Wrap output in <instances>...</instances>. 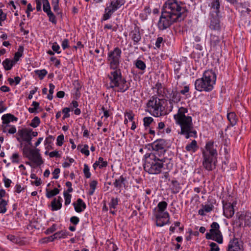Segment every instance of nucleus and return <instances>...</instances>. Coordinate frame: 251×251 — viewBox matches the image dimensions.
I'll list each match as a JSON object with an SVG mask.
<instances>
[{"mask_svg": "<svg viewBox=\"0 0 251 251\" xmlns=\"http://www.w3.org/2000/svg\"><path fill=\"white\" fill-rule=\"evenodd\" d=\"M151 146L154 151L153 153H158L160 156H164L165 153L169 147L167 141L163 139H157L151 144Z\"/></svg>", "mask_w": 251, "mask_h": 251, "instance_id": "obj_9", "label": "nucleus"}, {"mask_svg": "<svg viewBox=\"0 0 251 251\" xmlns=\"http://www.w3.org/2000/svg\"><path fill=\"white\" fill-rule=\"evenodd\" d=\"M115 11L116 10L112 7H109V6L106 7L104 10L105 13L103 15L102 20L106 21L109 19Z\"/></svg>", "mask_w": 251, "mask_h": 251, "instance_id": "obj_25", "label": "nucleus"}, {"mask_svg": "<svg viewBox=\"0 0 251 251\" xmlns=\"http://www.w3.org/2000/svg\"><path fill=\"white\" fill-rule=\"evenodd\" d=\"M67 235V233L64 231L61 230L54 234V236L57 238H64Z\"/></svg>", "mask_w": 251, "mask_h": 251, "instance_id": "obj_54", "label": "nucleus"}, {"mask_svg": "<svg viewBox=\"0 0 251 251\" xmlns=\"http://www.w3.org/2000/svg\"><path fill=\"white\" fill-rule=\"evenodd\" d=\"M2 64L4 70L8 71L12 69V67L15 65V62L14 60L6 58L2 62Z\"/></svg>", "mask_w": 251, "mask_h": 251, "instance_id": "obj_26", "label": "nucleus"}, {"mask_svg": "<svg viewBox=\"0 0 251 251\" xmlns=\"http://www.w3.org/2000/svg\"><path fill=\"white\" fill-rule=\"evenodd\" d=\"M122 50L119 47H116L107 54V62L110 68L112 70L119 69L121 59Z\"/></svg>", "mask_w": 251, "mask_h": 251, "instance_id": "obj_8", "label": "nucleus"}, {"mask_svg": "<svg viewBox=\"0 0 251 251\" xmlns=\"http://www.w3.org/2000/svg\"><path fill=\"white\" fill-rule=\"evenodd\" d=\"M70 110V108L68 107H65L62 109V113L64 114L62 117L63 120H64L67 118H69L70 116L69 113Z\"/></svg>", "mask_w": 251, "mask_h": 251, "instance_id": "obj_52", "label": "nucleus"}, {"mask_svg": "<svg viewBox=\"0 0 251 251\" xmlns=\"http://www.w3.org/2000/svg\"><path fill=\"white\" fill-rule=\"evenodd\" d=\"M153 119L151 117H146L143 119L144 126L147 128L150 126V125L153 122Z\"/></svg>", "mask_w": 251, "mask_h": 251, "instance_id": "obj_43", "label": "nucleus"}, {"mask_svg": "<svg viewBox=\"0 0 251 251\" xmlns=\"http://www.w3.org/2000/svg\"><path fill=\"white\" fill-rule=\"evenodd\" d=\"M135 66L138 69L144 71L146 68V64L141 60L137 59L135 63Z\"/></svg>", "mask_w": 251, "mask_h": 251, "instance_id": "obj_38", "label": "nucleus"}, {"mask_svg": "<svg viewBox=\"0 0 251 251\" xmlns=\"http://www.w3.org/2000/svg\"><path fill=\"white\" fill-rule=\"evenodd\" d=\"M119 199L116 198H112L111 200V201L109 204L110 208H114L115 209L117 205L118 204Z\"/></svg>", "mask_w": 251, "mask_h": 251, "instance_id": "obj_45", "label": "nucleus"}, {"mask_svg": "<svg viewBox=\"0 0 251 251\" xmlns=\"http://www.w3.org/2000/svg\"><path fill=\"white\" fill-rule=\"evenodd\" d=\"M210 45L214 48L220 45V40L218 36L214 34H211L210 39Z\"/></svg>", "mask_w": 251, "mask_h": 251, "instance_id": "obj_27", "label": "nucleus"}, {"mask_svg": "<svg viewBox=\"0 0 251 251\" xmlns=\"http://www.w3.org/2000/svg\"><path fill=\"white\" fill-rule=\"evenodd\" d=\"M22 150L24 157L27 158L36 166H40L44 163L39 149H32L28 145H25Z\"/></svg>", "mask_w": 251, "mask_h": 251, "instance_id": "obj_7", "label": "nucleus"}, {"mask_svg": "<svg viewBox=\"0 0 251 251\" xmlns=\"http://www.w3.org/2000/svg\"><path fill=\"white\" fill-rule=\"evenodd\" d=\"M129 36L133 42V45H137L141 40V34L140 27L135 25L134 29L129 33Z\"/></svg>", "mask_w": 251, "mask_h": 251, "instance_id": "obj_18", "label": "nucleus"}, {"mask_svg": "<svg viewBox=\"0 0 251 251\" xmlns=\"http://www.w3.org/2000/svg\"><path fill=\"white\" fill-rule=\"evenodd\" d=\"M168 203L165 201H162L159 202L157 204L158 213H164V211L166 209Z\"/></svg>", "mask_w": 251, "mask_h": 251, "instance_id": "obj_37", "label": "nucleus"}, {"mask_svg": "<svg viewBox=\"0 0 251 251\" xmlns=\"http://www.w3.org/2000/svg\"><path fill=\"white\" fill-rule=\"evenodd\" d=\"M3 176L4 177L3 181L4 183V186L6 188H9L10 186L12 181L10 179L6 178L4 175Z\"/></svg>", "mask_w": 251, "mask_h": 251, "instance_id": "obj_63", "label": "nucleus"}, {"mask_svg": "<svg viewBox=\"0 0 251 251\" xmlns=\"http://www.w3.org/2000/svg\"><path fill=\"white\" fill-rule=\"evenodd\" d=\"M47 14L49 17V21L51 22L53 24H56L57 20L56 19V17L54 14L51 11L48 12Z\"/></svg>", "mask_w": 251, "mask_h": 251, "instance_id": "obj_47", "label": "nucleus"}, {"mask_svg": "<svg viewBox=\"0 0 251 251\" xmlns=\"http://www.w3.org/2000/svg\"><path fill=\"white\" fill-rule=\"evenodd\" d=\"M83 173L85 176L87 178H89L91 177V174L90 172V169L89 166L86 164L84 165Z\"/></svg>", "mask_w": 251, "mask_h": 251, "instance_id": "obj_49", "label": "nucleus"}, {"mask_svg": "<svg viewBox=\"0 0 251 251\" xmlns=\"http://www.w3.org/2000/svg\"><path fill=\"white\" fill-rule=\"evenodd\" d=\"M75 211L77 213H80L86 208V205L83 200L80 198L78 199L76 202L73 203Z\"/></svg>", "mask_w": 251, "mask_h": 251, "instance_id": "obj_21", "label": "nucleus"}, {"mask_svg": "<svg viewBox=\"0 0 251 251\" xmlns=\"http://www.w3.org/2000/svg\"><path fill=\"white\" fill-rule=\"evenodd\" d=\"M49 155L50 157L51 158H53V157L60 158V157H61V155L59 153V152L57 151L50 152L49 153Z\"/></svg>", "mask_w": 251, "mask_h": 251, "instance_id": "obj_62", "label": "nucleus"}, {"mask_svg": "<svg viewBox=\"0 0 251 251\" xmlns=\"http://www.w3.org/2000/svg\"><path fill=\"white\" fill-rule=\"evenodd\" d=\"M211 228L210 229V232H207L205 234V237L207 239H212V234L215 232H220L219 225L217 222H213L211 225Z\"/></svg>", "mask_w": 251, "mask_h": 251, "instance_id": "obj_22", "label": "nucleus"}, {"mask_svg": "<svg viewBox=\"0 0 251 251\" xmlns=\"http://www.w3.org/2000/svg\"><path fill=\"white\" fill-rule=\"evenodd\" d=\"M188 12L184 3L177 0H167L162 8L161 15L157 24L158 28L163 30L174 23L184 20Z\"/></svg>", "mask_w": 251, "mask_h": 251, "instance_id": "obj_1", "label": "nucleus"}, {"mask_svg": "<svg viewBox=\"0 0 251 251\" xmlns=\"http://www.w3.org/2000/svg\"><path fill=\"white\" fill-rule=\"evenodd\" d=\"M99 163L100 164V165L99 166V168L101 169L103 168L106 167L108 163L106 161H104L103 158L101 157H100L99 158Z\"/></svg>", "mask_w": 251, "mask_h": 251, "instance_id": "obj_56", "label": "nucleus"}, {"mask_svg": "<svg viewBox=\"0 0 251 251\" xmlns=\"http://www.w3.org/2000/svg\"><path fill=\"white\" fill-rule=\"evenodd\" d=\"M219 244L223 243V236L221 231L212 234V239Z\"/></svg>", "mask_w": 251, "mask_h": 251, "instance_id": "obj_33", "label": "nucleus"}, {"mask_svg": "<svg viewBox=\"0 0 251 251\" xmlns=\"http://www.w3.org/2000/svg\"><path fill=\"white\" fill-rule=\"evenodd\" d=\"M35 73L38 75L39 79L42 80L47 75L48 72L45 69H43L41 70H35Z\"/></svg>", "mask_w": 251, "mask_h": 251, "instance_id": "obj_40", "label": "nucleus"}, {"mask_svg": "<svg viewBox=\"0 0 251 251\" xmlns=\"http://www.w3.org/2000/svg\"><path fill=\"white\" fill-rule=\"evenodd\" d=\"M7 205V201L4 200L0 201V213H4L6 211V206Z\"/></svg>", "mask_w": 251, "mask_h": 251, "instance_id": "obj_41", "label": "nucleus"}, {"mask_svg": "<svg viewBox=\"0 0 251 251\" xmlns=\"http://www.w3.org/2000/svg\"><path fill=\"white\" fill-rule=\"evenodd\" d=\"M24 48L23 46H19L18 50V51L15 53L14 57V61H15V63L16 62H17L18 61H19L20 57H21L22 56L23 52H24Z\"/></svg>", "mask_w": 251, "mask_h": 251, "instance_id": "obj_36", "label": "nucleus"}, {"mask_svg": "<svg viewBox=\"0 0 251 251\" xmlns=\"http://www.w3.org/2000/svg\"><path fill=\"white\" fill-rule=\"evenodd\" d=\"M167 101L164 99H158L156 96L151 97L147 103V106L150 109L152 115L159 117L165 114V107Z\"/></svg>", "mask_w": 251, "mask_h": 251, "instance_id": "obj_6", "label": "nucleus"}, {"mask_svg": "<svg viewBox=\"0 0 251 251\" xmlns=\"http://www.w3.org/2000/svg\"><path fill=\"white\" fill-rule=\"evenodd\" d=\"M126 180V178L124 177L123 176H121L119 179H115L113 185L115 187L121 188L122 185H125V182Z\"/></svg>", "mask_w": 251, "mask_h": 251, "instance_id": "obj_29", "label": "nucleus"}, {"mask_svg": "<svg viewBox=\"0 0 251 251\" xmlns=\"http://www.w3.org/2000/svg\"><path fill=\"white\" fill-rule=\"evenodd\" d=\"M88 145L85 144L83 146V148L81 149L80 151L82 153L84 154L86 156H88L90 154V152L88 150Z\"/></svg>", "mask_w": 251, "mask_h": 251, "instance_id": "obj_57", "label": "nucleus"}, {"mask_svg": "<svg viewBox=\"0 0 251 251\" xmlns=\"http://www.w3.org/2000/svg\"><path fill=\"white\" fill-rule=\"evenodd\" d=\"M165 97L169 100V103H178L181 100V96L176 90H167Z\"/></svg>", "mask_w": 251, "mask_h": 251, "instance_id": "obj_17", "label": "nucleus"}, {"mask_svg": "<svg viewBox=\"0 0 251 251\" xmlns=\"http://www.w3.org/2000/svg\"><path fill=\"white\" fill-rule=\"evenodd\" d=\"M43 11L46 13H48V12L51 11L50 10V3L43 4Z\"/></svg>", "mask_w": 251, "mask_h": 251, "instance_id": "obj_64", "label": "nucleus"}, {"mask_svg": "<svg viewBox=\"0 0 251 251\" xmlns=\"http://www.w3.org/2000/svg\"><path fill=\"white\" fill-rule=\"evenodd\" d=\"M209 28L214 30H220L221 29L220 21L219 15H210Z\"/></svg>", "mask_w": 251, "mask_h": 251, "instance_id": "obj_19", "label": "nucleus"}, {"mask_svg": "<svg viewBox=\"0 0 251 251\" xmlns=\"http://www.w3.org/2000/svg\"><path fill=\"white\" fill-rule=\"evenodd\" d=\"M98 182L97 180H94L90 183V191H89V195L91 196L93 195L95 189H96Z\"/></svg>", "mask_w": 251, "mask_h": 251, "instance_id": "obj_39", "label": "nucleus"}, {"mask_svg": "<svg viewBox=\"0 0 251 251\" xmlns=\"http://www.w3.org/2000/svg\"><path fill=\"white\" fill-rule=\"evenodd\" d=\"M156 225L162 226L169 223L170 216L167 212L157 213L155 215Z\"/></svg>", "mask_w": 251, "mask_h": 251, "instance_id": "obj_16", "label": "nucleus"}, {"mask_svg": "<svg viewBox=\"0 0 251 251\" xmlns=\"http://www.w3.org/2000/svg\"><path fill=\"white\" fill-rule=\"evenodd\" d=\"M202 165L205 170L208 171H211L216 168L217 157L202 155Z\"/></svg>", "mask_w": 251, "mask_h": 251, "instance_id": "obj_11", "label": "nucleus"}, {"mask_svg": "<svg viewBox=\"0 0 251 251\" xmlns=\"http://www.w3.org/2000/svg\"><path fill=\"white\" fill-rule=\"evenodd\" d=\"M63 194L65 198V205H67L71 202L72 196L68 192H64Z\"/></svg>", "mask_w": 251, "mask_h": 251, "instance_id": "obj_50", "label": "nucleus"}, {"mask_svg": "<svg viewBox=\"0 0 251 251\" xmlns=\"http://www.w3.org/2000/svg\"><path fill=\"white\" fill-rule=\"evenodd\" d=\"M50 206L51 207V210L57 211L59 210L62 207L61 202H59V201H56V198H55L53 199L52 201L50 203Z\"/></svg>", "mask_w": 251, "mask_h": 251, "instance_id": "obj_31", "label": "nucleus"}, {"mask_svg": "<svg viewBox=\"0 0 251 251\" xmlns=\"http://www.w3.org/2000/svg\"><path fill=\"white\" fill-rule=\"evenodd\" d=\"M165 125L164 122H160L158 123L157 129L158 131L157 132V134L159 135L161 134L164 133V128H165Z\"/></svg>", "mask_w": 251, "mask_h": 251, "instance_id": "obj_48", "label": "nucleus"}, {"mask_svg": "<svg viewBox=\"0 0 251 251\" xmlns=\"http://www.w3.org/2000/svg\"><path fill=\"white\" fill-rule=\"evenodd\" d=\"M198 148L197 142L194 140L186 146L185 149L187 151L195 152Z\"/></svg>", "mask_w": 251, "mask_h": 251, "instance_id": "obj_30", "label": "nucleus"}, {"mask_svg": "<svg viewBox=\"0 0 251 251\" xmlns=\"http://www.w3.org/2000/svg\"><path fill=\"white\" fill-rule=\"evenodd\" d=\"M56 225L55 224H53L51 226H50L46 230L45 233L46 234H49L53 233L54 231L56 230Z\"/></svg>", "mask_w": 251, "mask_h": 251, "instance_id": "obj_61", "label": "nucleus"}, {"mask_svg": "<svg viewBox=\"0 0 251 251\" xmlns=\"http://www.w3.org/2000/svg\"><path fill=\"white\" fill-rule=\"evenodd\" d=\"M125 0H115V1H112L109 5V7H112L116 11L122 5L125 4Z\"/></svg>", "mask_w": 251, "mask_h": 251, "instance_id": "obj_28", "label": "nucleus"}, {"mask_svg": "<svg viewBox=\"0 0 251 251\" xmlns=\"http://www.w3.org/2000/svg\"><path fill=\"white\" fill-rule=\"evenodd\" d=\"M64 140V136L63 134L59 135L57 138V145L61 146Z\"/></svg>", "mask_w": 251, "mask_h": 251, "instance_id": "obj_59", "label": "nucleus"}, {"mask_svg": "<svg viewBox=\"0 0 251 251\" xmlns=\"http://www.w3.org/2000/svg\"><path fill=\"white\" fill-rule=\"evenodd\" d=\"M51 48L53 51L56 52L57 53H60L61 52V51H59L60 46L56 42L53 43Z\"/></svg>", "mask_w": 251, "mask_h": 251, "instance_id": "obj_60", "label": "nucleus"}, {"mask_svg": "<svg viewBox=\"0 0 251 251\" xmlns=\"http://www.w3.org/2000/svg\"><path fill=\"white\" fill-rule=\"evenodd\" d=\"M216 147L217 146L214 145L213 141H210L206 142L205 149L202 151V154L217 157L218 153Z\"/></svg>", "mask_w": 251, "mask_h": 251, "instance_id": "obj_15", "label": "nucleus"}, {"mask_svg": "<svg viewBox=\"0 0 251 251\" xmlns=\"http://www.w3.org/2000/svg\"><path fill=\"white\" fill-rule=\"evenodd\" d=\"M226 251H244L243 242L238 238H233L229 241Z\"/></svg>", "mask_w": 251, "mask_h": 251, "instance_id": "obj_14", "label": "nucleus"}, {"mask_svg": "<svg viewBox=\"0 0 251 251\" xmlns=\"http://www.w3.org/2000/svg\"><path fill=\"white\" fill-rule=\"evenodd\" d=\"M125 116L127 117L129 121L132 122L134 119V115L133 113V111L130 110L128 111H126L125 112Z\"/></svg>", "mask_w": 251, "mask_h": 251, "instance_id": "obj_51", "label": "nucleus"}, {"mask_svg": "<svg viewBox=\"0 0 251 251\" xmlns=\"http://www.w3.org/2000/svg\"><path fill=\"white\" fill-rule=\"evenodd\" d=\"M216 80V75L211 70L205 71L201 78L197 79L195 82V89L199 91H211Z\"/></svg>", "mask_w": 251, "mask_h": 251, "instance_id": "obj_4", "label": "nucleus"}, {"mask_svg": "<svg viewBox=\"0 0 251 251\" xmlns=\"http://www.w3.org/2000/svg\"><path fill=\"white\" fill-rule=\"evenodd\" d=\"M114 70L108 75L110 82L109 85L107 86V88L113 89L117 87V92L124 93L129 89L130 83L122 77L120 69H117Z\"/></svg>", "mask_w": 251, "mask_h": 251, "instance_id": "obj_5", "label": "nucleus"}, {"mask_svg": "<svg viewBox=\"0 0 251 251\" xmlns=\"http://www.w3.org/2000/svg\"><path fill=\"white\" fill-rule=\"evenodd\" d=\"M51 5L55 12H57L59 10V0H51Z\"/></svg>", "mask_w": 251, "mask_h": 251, "instance_id": "obj_53", "label": "nucleus"}, {"mask_svg": "<svg viewBox=\"0 0 251 251\" xmlns=\"http://www.w3.org/2000/svg\"><path fill=\"white\" fill-rule=\"evenodd\" d=\"M40 124V118L36 116L31 120V123L29 124V126H31V127L35 128L39 126Z\"/></svg>", "mask_w": 251, "mask_h": 251, "instance_id": "obj_42", "label": "nucleus"}, {"mask_svg": "<svg viewBox=\"0 0 251 251\" xmlns=\"http://www.w3.org/2000/svg\"><path fill=\"white\" fill-rule=\"evenodd\" d=\"M223 209L224 215L227 218L229 219L233 217L234 214V206L236 205L237 202L234 201L231 203L225 200L222 201Z\"/></svg>", "mask_w": 251, "mask_h": 251, "instance_id": "obj_13", "label": "nucleus"}, {"mask_svg": "<svg viewBox=\"0 0 251 251\" xmlns=\"http://www.w3.org/2000/svg\"><path fill=\"white\" fill-rule=\"evenodd\" d=\"M146 154V155H147ZM166 157L160 156L158 153H150L146 156L145 170L151 175H158L162 173Z\"/></svg>", "mask_w": 251, "mask_h": 251, "instance_id": "obj_3", "label": "nucleus"}, {"mask_svg": "<svg viewBox=\"0 0 251 251\" xmlns=\"http://www.w3.org/2000/svg\"><path fill=\"white\" fill-rule=\"evenodd\" d=\"M11 160L13 163H19L20 162V156L19 153L17 152L13 153L11 157Z\"/></svg>", "mask_w": 251, "mask_h": 251, "instance_id": "obj_46", "label": "nucleus"}, {"mask_svg": "<svg viewBox=\"0 0 251 251\" xmlns=\"http://www.w3.org/2000/svg\"><path fill=\"white\" fill-rule=\"evenodd\" d=\"M210 250L209 251H219L220 248L219 246L214 242H211L209 244Z\"/></svg>", "mask_w": 251, "mask_h": 251, "instance_id": "obj_58", "label": "nucleus"}, {"mask_svg": "<svg viewBox=\"0 0 251 251\" xmlns=\"http://www.w3.org/2000/svg\"><path fill=\"white\" fill-rule=\"evenodd\" d=\"M227 118L230 124L234 126L237 123V116L234 112H230L227 114Z\"/></svg>", "mask_w": 251, "mask_h": 251, "instance_id": "obj_32", "label": "nucleus"}, {"mask_svg": "<svg viewBox=\"0 0 251 251\" xmlns=\"http://www.w3.org/2000/svg\"><path fill=\"white\" fill-rule=\"evenodd\" d=\"M54 140V138L52 136L50 135L48 137L46 138L45 140V145H47L48 147H50L51 148V144L52 141Z\"/></svg>", "mask_w": 251, "mask_h": 251, "instance_id": "obj_55", "label": "nucleus"}, {"mask_svg": "<svg viewBox=\"0 0 251 251\" xmlns=\"http://www.w3.org/2000/svg\"><path fill=\"white\" fill-rule=\"evenodd\" d=\"M188 109L186 107L179 108L177 113L174 115V118L176 123L180 126V134L185 135L186 139L191 137H197V131L193 129L192 118L190 116H186L188 113Z\"/></svg>", "mask_w": 251, "mask_h": 251, "instance_id": "obj_2", "label": "nucleus"}, {"mask_svg": "<svg viewBox=\"0 0 251 251\" xmlns=\"http://www.w3.org/2000/svg\"><path fill=\"white\" fill-rule=\"evenodd\" d=\"M31 128H25L19 129L16 135L19 137H17L16 138L17 140L20 142L21 139L22 141L26 142L27 143V145L28 146H31Z\"/></svg>", "mask_w": 251, "mask_h": 251, "instance_id": "obj_12", "label": "nucleus"}, {"mask_svg": "<svg viewBox=\"0 0 251 251\" xmlns=\"http://www.w3.org/2000/svg\"><path fill=\"white\" fill-rule=\"evenodd\" d=\"M1 120L3 125H8L10 122L17 121L18 118L13 115L9 113L2 115Z\"/></svg>", "mask_w": 251, "mask_h": 251, "instance_id": "obj_23", "label": "nucleus"}, {"mask_svg": "<svg viewBox=\"0 0 251 251\" xmlns=\"http://www.w3.org/2000/svg\"><path fill=\"white\" fill-rule=\"evenodd\" d=\"M220 7V0H213L210 4V15H219Z\"/></svg>", "mask_w": 251, "mask_h": 251, "instance_id": "obj_20", "label": "nucleus"}, {"mask_svg": "<svg viewBox=\"0 0 251 251\" xmlns=\"http://www.w3.org/2000/svg\"><path fill=\"white\" fill-rule=\"evenodd\" d=\"M171 183L173 185V187L172 188V192L173 194H176L179 192L180 187L179 186V183L176 180H171Z\"/></svg>", "mask_w": 251, "mask_h": 251, "instance_id": "obj_34", "label": "nucleus"}, {"mask_svg": "<svg viewBox=\"0 0 251 251\" xmlns=\"http://www.w3.org/2000/svg\"><path fill=\"white\" fill-rule=\"evenodd\" d=\"M60 190L58 188H54L52 190L46 189V197L48 198H51L59 193Z\"/></svg>", "mask_w": 251, "mask_h": 251, "instance_id": "obj_35", "label": "nucleus"}, {"mask_svg": "<svg viewBox=\"0 0 251 251\" xmlns=\"http://www.w3.org/2000/svg\"><path fill=\"white\" fill-rule=\"evenodd\" d=\"M251 221H249L248 216H246L244 211H239L236 213L235 218L232 222L234 227H241L246 226H250Z\"/></svg>", "mask_w": 251, "mask_h": 251, "instance_id": "obj_10", "label": "nucleus"}, {"mask_svg": "<svg viewBox=\"0 0 251 251\" xmlns=\"http://www.w3.org/2000/svg\"><path fill=\"white\" fill-rule=\"evenodd\" d=\"M202 208L200 209L198 211V213L199 215L201 216H205V213H209L213 210L214 206L212 205H202Z\"/></svg>", "mask_w": 251, "mask_h": 251, "instance_id": "obj_24", "label": "nucleus"}, {"mask_svg": "<svg viewBox=\"0 0 251 251\" xmlns=\"http://www.w3.org/2000/svg\"><path fill=\"white\" fill-rule=\"evenodd\" d=\"M32 106L34 107H29L28 109V111L31 113H36L39 107V103L34 101L32 102Z\"/></svg>", "mask_w": 251, "mask_h": 251, "instance_id": "obj_44", "label": "nucleus"}]
</instances>
